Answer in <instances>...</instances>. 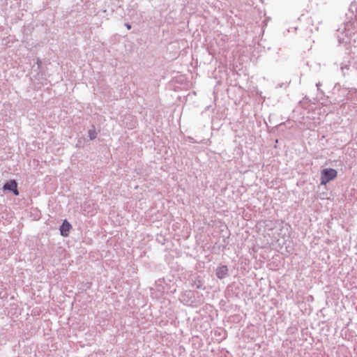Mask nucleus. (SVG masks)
Segmentation results:
<instances>
[{
    "mask_svg": "<svg viewBox=\"0 0 357 357\" xmlns=\"http://www.w3.org/2000/svg\"><path fill=\"white\" fill-rule=\"evenodd\" d=\"M337 176V172L333 168H326L321 171V185H326L335 179Z\"/></svg>",
    "mask_w": 357,
    "mask_h": 357,
    "instance_id": "nucleus-1",
    "label": "nucleus"
},
{
    "mask_svg": "<svg viewBox=\"0 0 357 357\" xmlns=\"http://www.w3.org/2000/svg\"><path fill=\"white\" fill-rule=\"evenodd\" d=\"M3 189L12 191L15 195H19L17 183L15 180H11L10 182L5 183L3 185Z\"/></svg>",
    "mask_w": 357,
    "mask_h": 357,
    "instance_id": "nucleus-2",
    "label": "nucleus"
},
{
    "mask_svg": "<svg viewBox=\"0 0 357 357\" xmlns=\"http://www.w3.org/2000/svg\"><path fill=\"white\" fill-rule=\"evenodd\" d=\"M71 228V225L66 220H65L60 228L61 234L65 237L68 236Z\"/></svg>",
    "mask_w": 357,
    "mask_h": 357,
    "instance_id": "nucleus-3",
    "label": "nucleus"
},
{
    "mask_svg": "<svg viewBox=\"0 0 357 357\" xmlns=\"http://www.w3.org/2000/svg\"><path fill=\"white\" fill-rule=\"evenodd\" d=\"M228 274V268L227 266H221L217 268L216 275L219 279L225 278Z\"/></svg>",
    "mask_w": 357,
    "mask_h": 357,
    "instance_id": "nucleus-4",
    "label": "nucleus"
},
{
    "mask_svg": "<svg viewBox=\"0 0 357 357\" xmlns=\"http://www.w3.org/2000/svg\"><path fill=\"white\" fill-rule=\"evenodd\" d=\"M350 10L353 13H356L357 14V2L353 1L350 5Z\"/></svg>",
    "mask_w": 357,
    "mask_h": 357,
    "instance_id": "nucleus-5",
    "label": "nucleus"
},
{
    "mask_svg": "<svg viewBox=\"0 0 357 357\" xmlns=\"http://www.w3.org/2000/svg\"><path fill=\"white\" fill-rule=\"evenodd\" d=\"M338 38H339L338 40H339L340 43H349V40L346 39L344 37L338 36Z\"/></svg>",
    "mask_w": 357,
    "mask_h": 357,
    "instance_id": "nucleus-6",
    "label": "nucleus"
},
{
    "mask_svg": "<svg viewBox=\"0 0 357 357\" xmlns=\"http://www.w3.org/2000/svg\"><path fill=\"white\" fill-rule=\"evenodd\" d=\"M349 66L347 64H345V65H343L341 66V70H342L343 74H344V70H349Z\"/></svg>",
    "mask_w": 357,
    "mask_h": 357,
    "instance_id": "nucleus-7",
    "label": "nucleus"
},
{
    "mask_svg": "<svg viewBox=\"0 0 357 357\" xmlns=\"http://www.w3.org/2000/svg\"><path fill=\"white\" fill-rule=\"evenodd\" d=\"M321 85V82H318V83H317L316 86H317V87L318 90L319 89V86H320Z\"/></svg>",
    "mask_w": 357,
    "mask_h": 357,
    "instance_id": "nucleus-8",
    "label": "nucleus"
},
{
    "mask_svg": "<svg viewBox=\"0 0 357 357\" xmlns=\"http://www.w3.org/2000/svg\"><path fill=\"white\" fill-rule=\"evenodd\" d=\"M126 26H127V28L128 29H130L131 28V26L130 24H126Z\"/></svg>",
    "mask_w": 357,
    "mask_h": 357,
    "instance_id": "nucleus-9",
    "label": "nucleus"
}]
</instances>
